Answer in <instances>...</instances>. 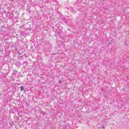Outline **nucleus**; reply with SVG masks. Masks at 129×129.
I'll return each mask as SVG.
<instances>
[{
  "label": "nucleus",
  "instance_id": "obj_1",
  "mask_svg": "<svg viewBox=\"0 0 129 129\" xmlns=\"http://www.w3.org/2000/svg\"><path fill=\"white\" fill-rule=\"evenodd\" d=\"M75 6H76V7H77L78 9H80L79 7H80V6H81L80 4V2H79V1H77L75 3Z\"/></svg>",
  "mask_w": 129,
  "mask_h": 129
},
{
  "label": "nucleus",
  "instance_id": "obj_2",
  "mask_svg": "<svg viewBox=\"0 0 129 129\" xmlns=\"http://www.w3.org/2000/svg\"><path fill=\"white\" fill-rule=\"evenodd\" d=\"M20 52V54L21 55H19L20 57H23L24 56H25V52H23L21 50H19Z\"/></svg>",
  "mask_w": 129,
  "mask_h": 129
},
{
  "label": "nucleus",
  "instance_id": "obj_3",
  "mask_svg": "<svg viewBox=\"0 0 129 129\" xmlns=\"http://www.w3.org/2000/svg\"><path fill=\"white\" fill-rule=\"evenodd\" d=\"M9 18H14V13L13 11H12V12L10 14Z\"/></svg>",
  "mask_w": 129,
  "mask_h": 129
},
{
  "label": "nucleus",
  "instance_id": "obj_4",
  "mask_svg": "<svg viewBox=\"0 0 129 129\" xmlns=\"http://www.w3.org/2000/svg\"><path fill=\"white\" fill-rule=\"evenodd\" d=\"M67 17H64L63 18V20L66 24H67Z\"/></svg>",
  "mask_w": 129,
  "mask_h": 129
},
{
  "label": "nucleus",
  "instance_id": "obj_5",
  "mask_svg": "<svg viewBox=\"0 0 129 129\" xmlns=\"http://www.w3.org/2000/svg\"><path fill=\"white\" fill-rule=\"evenodd\" d=\"M5 28V25H2L1 26V30L3 32L4 31V29Z\"/></svg>",
  "mask_w": 129,
  "mask_h": 129
},
{
  "label": "nucleus",
  "instance_id": "obj_6",
  "mask_svg": "<svg viewBox=\"0 0 129 129\" xmlns=\"http://www.w3.org/2000/svg\"><path fill=\"white\" fill-rule=\"evenodd\" d=\"M17 72H18V71H16V70H14L13 72L12 73V74H13L14 75H15V74H17Z\"/></svg>",
  "mask_w": 129,
  "mask_h": 129
},
{
  "label": "nucleus",
  "instance_id": "obj_7",
  "mask_svg": "<svg viewBox=\"0 0 129 129\" xmlns=\"http://www.w3.org/2000/svg\"><path fill=\"white\" fill-rule=\"evenodd\" d=\"M41 114H43V115H46V112H44L43 111H41Z\"/></svg>",
  "mask_w": 129,
  "mask_h": 129
},
{
  "label": "nucleus",
  "instance_id": "obj_8",
  "mask_svg": "<svg viewBox=\"0 0 129 129\" xmlns=\"http://www.w3.org/2000/svg\"><path fill=\"white\" fill-rule=\"evenodd\" d=\"M22 65H23V66H26V65H27V63H26V61H23V62H22Z\"/></svg>",
  "mask_w": 129,
  "mask_h": 129
},
{
  "label": "nucleus",
  "instance_id": "obj_9",
  "mask_svg": "<svg viewBox=\"0 0 129 129\" xmlns=\"http://www.w3.org/2000/svg\"><path fill=\"white\" fill-rule=\"evenodd\" d=\"M20 89L21 91H24V86H21Z\"/></svg>",
  "mask_w": 129,
  "mask_h": 129
},
{
  "label": "nucleus",
  "instance_id": "obj_10",
  "mask_svg": "<svg viewBox=\"0 0 129 129\" xmlns=\"http://www.w3.org/2000/svg\"><path fill=\"white\" fill-rule=\"evenodd\" d=\"M20 35L24 37V36H25V33L21 32V33H20Z\"/></svg>",
  "mask_w": 129,
  "mask_h": 129
},
{
  "label": "nucleus",
  "instance_id": "obj_11",
  "mask_svg": "<svg viewBox=\"0 0 129 129\" xmlns=\"http://www.w3.org/2000/svg\"><path fill=\"white\" fill-rule=\"evenodd\" d=\"M6 16L7 17H10V12H8L7 13H6Z\"/></svg>",
  "mask_w": 129,
  "mask_h": 129
},
{
  "label": "nucleus",
  "instance_id": "obj_12",
  "mask_svg": "<svg viewBox=\"0 0 129 129\" xmlns=\"http://www.w3.org/2000/svg\"><path fill=\"white\" fill-rule=\"evenodd\" d=\"M16 14L17 15L16 18H18V16H19V12H18V11H16Z\"/></svg>",
  "mask_w": 129,
  "mask_h": 129
},
{
  "label": "nucleus",
  "instance_id": "obj_13",
  "mask_svg": "<svg viewBox=\"0 0 129 129\" xmlns=\"http://www.w3.org/2000/svg\"><path fill=\"white\" fill-rule=\"evenodd\" d=\"M17 53H18V54H19V55H20V56H21V51H20V50H19V51H18L17 52Z\"/></svg>",
  "mask_w": 129,
  "mask_h": 129
},
{
  "label": "nucleus",
  "instance_id": "obj_14",
  "mask_svg": "<svg viewBox=\"0 0 129 129\" xmlns=\"http://www.w3.org/2000/svg\"><path fill=\"white\" fill-rule=\"evenodd\" d=\"M18 64H19V65H22V64H23V62H21L19 61V62H18Z\"/></svg>",
  "mask_w": 129,
  "mask_h": 129
},
{
  "label": "nucleus",
  "instance_id": "obj_15",
  "mask_svg": "<svg viewBox=\"0 0 129 129\" xmlns=\"http://www.w3.org/2000/svg\"><path fill=\"white\" fill-rule=\"evenodd\" d=\"M64 128H68V125H64Z\"/></svg>",
  "mask_w": 129,
  "mask_h": 129
},
{
  "label": "nucleus",
  "instance_id": "obj_16",
  "mask_svg": "<svg viewBox=\"0 0 129 129\" xmlns=\"http://www.w3.org/2000/svg\"><path fill=\"white\" fill-rule=\"evenodd\" d=\"M58 30L59 32H62V30L60 29L59 28H58Z\"/></svg>",
  "mask_w": 129,
  "mask_h": 129
},
{
  "label": "nucleus",
  "instance_id": "obj_17",
  "mask_svg": "<svg viewBox=\"0 0 129 129\" xmlns=\"http://www.w3.org/2000/svg\"><path fill=\"white\" fill-rule=\"evenodd\" d=\"M102 128L105 129V127L104 126H102Z\"/></svg>",
  "mask_w": 129,
  "mask_h": 129
},
{
  "label": "nucleus",
  "instance_id": "obj_18",
  "mask_svg": "<svg viewBox=\"0 0 129 129\" xmlns=\"http://www.w3.org/2000/svg\"><path fill=\"white\" fill-rule=\"evenodd\" d=\"M58 83H61V81L60 80H58Z\"/></svg>",
  "mask_w": 129,
  "mask_h": 129
},
{
  "label": "nucleus",
  "instance_id": "obj_19",
  "mask_svg": "<svg viewBox=\"0 0 129 129\" xmlns=\"http://www.w3.org/2000/svg\"><path fill=\"white\" fill-rule=\"evenodd\" d=\"M2 121L0 120V124H2Z\"/></svg>",
  "mask_w": 129,
  "mask_h": 129
},
{
  "label": "nucleus",
  "instance_id": "obj_20",
  "mask_svg": "<svg viewBox=\"0 0 129 129\" xmlns=\"http://www.w3.org/2000/svg\"><path fill=\"white\" fill-rule=\"evenodd\" d=\"M17 39L18 41H19V40H20V39H19V37H17Z\"/></svg>",
  "mask_w": 129,
  "mask_h": 129
},
{
  "label": "nucleus",
  "instance_id": "obj_21",
  "mask_svg": "<svg viewBox=\"0 0 129 129\" xmlns=\"http://www.w3.org/2000/svg\"><path fill=\"white\" fill-rule=\"evenodd\" d=\"M0 96H2V93H0Z\"/></svg>",
  "mask_w": 129,
  "mask_h": 129
}]
</instances>
